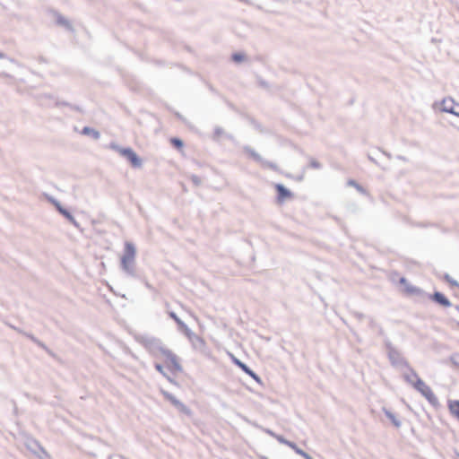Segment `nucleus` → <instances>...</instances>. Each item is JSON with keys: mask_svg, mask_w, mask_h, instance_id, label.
I'll use <instances>...</instances> for the list:
<instances>
[{"mask_svg": "<svg viewBox=\"0 0 459 459\" xmlns=\"http://www.w3.org/2000/svg\"><path fill=\"white\" fill-rule=\"evenodd\" d=\"M145 349L154 358L164 359L169 362L174 369L178 371L181 370L178 357L167 349L160 339L154 337L145 338Z\"/></svg>", "mask_w": 459, "mask_h": 459, "instance_id": "f257e3e1", "label": "nucleus"}, {"mask_svg": "<svg viewBox=\"0 0 459 459\" xmlns=\"http://www.w3.org/2000/svg\"><path fill=\"white\" fill-rule=\"evenodd\" d=\"M135 255L136 248L134 245L126 241L123 254L120 256V269L125 274L130 277L136 275Z\"/></svg>", "mask_w": 459, "mask_h": 459, "instance_id": "f03ea898", "label": "nucleus"}, {"mask_svg": "<svg viewBox=\"0 0 459 459\" xmlns=\"http://www.w3.org/2000/svg\"><path fill=\"white\" fill-rule=\"evenodd\" d=\"M108 148L117 152L120 156L127 160L133 168H140L142 166V160L131 148H124L116 143H110Z\"/></svg>", "mask_w": 459, "mask_h": 459, "instance_id": "7ed1b4c3", "label": "nucleus"}, {"mask_svg": "<svg viewBox=\"0 0 459 459\" xmlns=\"http://www.w3.org/2000/svg\"><path fill=\"white\" fill-rule=\"evenodd\" d=\"M387 357L392 366L395 368H409V363L403 356L401 351L395 348L390 342H385Z\"/></svg>", "mask_w": 459, "mask_h": 459, "instance_id": "20e7f679", "label": "nucleus"}, {"mask_svg": "<svg viewBox=\"0 0 459 459\" xmlns=\"http://www.w3.org/2000/svg\"><path fill=\"white\" fill-rule=\"evenodd\" d=\"M422 396H424L428 402L433 406L438 405V399L432 392L431 388L425 384L424 381L418 380L415 385L413 386Z\"/></svg>", "mask_w": 459, "mask_h": 459, "instance_id": "39448f33", "label": "nucleus"}, {"mask_svg": "<svg viewBox=\"0 0 459 459\" xmlns=\"http://www.w3.org/2000/svg\"><path fill=\"white\" fill-rule=\"evenodd\" d=\"M437 105L442 112L450 113L459 117V112L455 108V106L459 107V104H456L453 98H445L439 103H435V106Z\"/></svg>", "mask_w": 459, "mask_h": 459, "instance_id": "423d86ee", "label": "nucleus"}, {"mask_svg": "<svg viewBox=\"0 0 459 459\" xmlns=\"http://www.w3.org/2000/svg\"><path fill=\"white\" fill-rule=\"evenodd\" d=\"M244 151L252 159H254L256 162H258L262 167L268 168V169H271L273 170H276L277 169V166L274 163L270 162V161L265 160L264 159H263L262 156L259 153H257L255 150H253L252 148H250L248 146H246V147H244Z\"/></svg>", "mask_w": 459, "mask_h": 459, "instance_id": "0eeeda50", "label": "nucleus"}, {"mask_svg": "<svg viewBox=\"0 0 459 459\" xmlns=\"http://www.w3.org/2000/svg\"><path fill=\"white\" fill-rule=\"evenodd\" d=\"M165 398L181 413L191 415V410L169 392H162Z\"/></svg>", "mask_w": 459, "mask_h": 459, "instance_id": "6e6552de", "label": "nucleus"}, {"mask_svg": "<svg viewBox=\"0 0 459 459\" xmlns=\"http://www.w3.org/2000/svg\"><path fill=\"white\" fill-rule=\"evenodd\" d=\"M233 361L236 365H238L245 373L249 375L252 378H254L258 384L262 385V379L260 377L255 374L252 369H250L245 363L241 362L239 359L234 358Z\"/></svg>", "mask_w": 459, "mask_h": 459, "instance_id": "1a4fd4ad", "label": "nucleus"}, {"mask_svg": "<svg viewBox=\"0 0 459 459\" xmlns=\"http://www.w3.org/2000/svg\"><path fill=\"white\" fill-rule=\"evenodd\" d=\"M178 329L185 333V335L192 341L193 339H198L200 343H204V341L201 337L196 335L183 321L178 325Z\"/></svg>", "mask_w": 459, "mask_h": 459, "instance_id": "9d476101", "label": "nucleus"}, {"mask_svg": "<svg viewBox=\"0 0 459 459\" xmlns=\"http://www.w3.org/2000/svg\"><path fill=\"white\" fill-rule=\"evenodd\" d=\"M409 373H406L403 375V377L405 379V381L411 385L412 386L415 385V384L417 383L418 380H420V377L418 376V374L415 372L414 369H412L410 366H409Z\"/></svg>", "mask_w": 459, "mask_h": 459, "instance_id": "9b49d317", "label": "nucleus"}, {"mask_svg": "<svg viewBox=\"0 0 459 459\" xmlns=\"http://www.w3.org/2000/svg\"><path fill=\"white\" fill-rule=\"evenodd\" d=\"M431 299L436 301L437 303L442 305L443 307H451V302L449 301V299L447 298H446L442 293L438 292V291H436Z\"/></svg>", "mask_w": 459, "mask_h": 459, "instance_id": "f8f14e48", "label": "nucleus"}, {"mask_svg": "<svg viewBox=\"0 0 459 459\" xmlns=\"http://www.w3.org/2000/svg\"><path fill=\"white\" fill-rule=\"evenodd\" d=\"M275 188L278 192V199L280 202L283 201L285 198H288L291 195L290 190H288L283 185L276 184Z\"/></svg>", "mask_w": 459, "mask_h": 459, "instance_id": "ddd939ff", "label": "nucleus"}, {"mask_svg": "<svg viewBox=\"0 0 459 459\" xmlns=\"http://www.w3.org/2000/svg\"><path fill=\"white\" fill-rule=\"evenodd\" d=\"M81 134L83 135L91 136L94 140H98L100 137V132L90 126H84Z\"/></svg>", "mask_w": 459, "mask_h": 459, "instance_id": "4468645a", "label": "nucleus"}, {"mask_svg": "<svg viewBox=\"0 0 459 459\" xmlns=\"http://www.w3.org/2000/svg\"><path fill=\"white\" fill-rule=\"evenodd\" d=\"M56 23L68 30H72L70 22L59 13H55Z\"/></svg>", "mask_w": 459, "mask_h": 459, "instance_id": "2eb2a0df", "label": "nucleus"}, {"mask_svg": "<svg viewBox=\"0 0 459 459\" xmlns=\"http://www.w3.org/2000/svg\"><path fill=\"white\" fill-rule=\"evenodd\" d=\"M59 212L66 219L68 220L74 227L79 228L80 225L75 220V218L72 215V213L66 210L65 208H60Z\"/></svg>", "mask_w": 459, "mask_h": 459, "instance_id": "dca6fc26", "label": "nucleus"}, {"mask_svg": "<svg viewBox=\"0 0 459 459\" xmlns=\"http://www.w3.org/2000/svg\"><path fill=\"white\" fill-rule=\"evenodd\" d=\"M448 408L451 414L459 420V401H449Z\"/></svg>", "mask_w": 459, "mask_h": 459, "instance_id": "f3484780", "label": "nucleus"}, {"mask_svg": "<svg viewBox=\"0 0 459 459\" xmlns=\"http://www.w3.org/2000/svg\"><path fill=\"white\" fill-rule=\"evenodd\" d=\"M383 411L385 415L392 421V423L396 428H399L401 426V421L396 418V416L392 411H390L386 408H383Z\"/></svg>", "mask_w": 459, "mask_h": 459, "instance_id": "a211bd4d", "label": "nucleus"}, {"mask_svg": "<svg viewBox=\"0 0 459 459\" xmlns=\"http://www.w3.org/2000/svg\"><path fill=\"white\" fill-rule=\"evenodd\" d=\"M273 437L276 438L281 444L286 445L289 447H290L291 449H293L296 446V444L294 442L287 440L282 436L273 435Z\"/></svg>", "mask_w": 459, "mask_h": 459, "instance_id": "6ab92c4d", "label": "nucleus"}, {"mask_svg": "<svg viewBox=\"0 0 459 459\" xmlns=\"http://www.w3.org/2000/svg\"><path fill=\"white\" fill-rule=\"evenodd\" d=\"M292 450H294L296 454L301 455L304 459H313L307 453L300 449L297 445Z\"/></svg>", "mask_w": 459, "mask_h": 459, "instance_id": "aec40b11", "label": "nucleus"}, {"mask_svg": "<svg viewBox=\"0 0 459 459\" xmlns=\"http://www.w3.org/2000/svg\"><path fill=\"white\" fill-rule=\"evenodd\" d=\"M246 59V56L243 53H234L232 55V60L236 63L242 62Z\"/></svg>", "mask_w": 459, "mask_h": 459, "instance_id": "412c9836", "label": "nucleus"}, {"mask_svg": "<svg viewBox=\"0 0 459 459\" xmlns=\"http://www.w3.org/2000/svg\"><path fill=\"white\" fill-rule=\"evenodd\" d=\"M348 185L355 187L359 192H360L362 194L365 193L364 188L360 185H359L355 180H352V179L349 180Z\"/></svg>", "mask_w": 459, "mask_h": 459, "instance_id": "4be33fe9", "label": "nucleus"}, {"mask_svg": "<svg viewBox=\"0 0 459 459\" xmlns=\"http://www.w3.org/2000/svg\"><path fill=\"white\" fill-rule=\"evenodd\" d=\"M444 278L448 283H450V285L459 287L458 282L455 281L453 278H451L449 274H445Z\"/></svg>", "mask_w": 459, "mask_h": 459, "instance_id": "5701e85b", "label": "nucleus"}, {"mask_svg": "<svg viewBox=\"0 0 459 459\" xmlns=\"http://www.w3.org/2000/svg\"><path fill=\"white\" fill-rule=\"evenodd\" d=\"M170 142L175 147L178 149L183 147V142L178 138H171Z\"/></svg>", "mask_w": 459, "mask_h": 459, "instance_id": "b1692460", "label": "nucleus"}, {"mask_svg": "<svg viewBox=\"0 0 459 459\" xmlns=\"http://www.w3.org/2000/svg\"><path fill=\"white\" fill-rule=\"evenodd\" d=\"M309 167L312 169H318L321 168V164L317 160L311 159L309 162Z\"/></svg>", "mask_w": 459, "mask_h": 459, "instance_id": "393cba45", "label": "nucleus"}, {"mask_svg": "<svg viewBox=\"0 0 459 459\" xmlns=\"http://www.w3.org/2000/svg\"><path fill=\"white\" fill-rule=\"evenodd\" d=\"M169 316L177 323L178 325L182 322V320L173 311H169Z\"/></svg>", "mask_w": 459, "mask_h": 459, "instance_id": "a878e982", "label": "nucleus"}, {"mask_svg": "<svg viewBox=\"0 0 459 459\" xmlns=\"http://www.w3.org/2000/svg\"><path fill=\"white\" fill-rule=\"evenodd\" d=\"M223 134V130L221 127H216L214 129V139L218 140Z\"/></svg>", "mask_w": 459, "mask_h": 459, "instance_id": "bb28decb", "label": "nucleus"}, {"mask_svg": "<svg viewBox=\"0 0 459 459\" xmlns=\"http://www.w3.org/2000/svg\"><path fill=\"white\" fill-rule=\"evenodd\" d=\"M191 181L195 185V186H199L201 184V178L196 176V175H192L191 176Z\"/></svg>", "mask_w": 459, "mask_h": 459, "instance_id": "cd10ccee", "label": "nucleus"}, {"mask_svg": "<svg viewBox=\"0 0 459 459\" xmlns=\"http://www.w3.org/2000/svg\"><path fill=\"white\" fill-rule=\"evenodd\" d=\"M49 201L55 205V207L56 208V210L59 212V209L60 208H64L61 204L56 200L55 198H49Z\"/></svg>", "mask_w": 459, "mask_h": 459, "instance_id": "c85d7f7f", "label": "nucleus"}, {"mask_svg": "<svg viewBox=\"0 0 459 459\" xmlns=\"http://www.w3.org/2000/svg\"><path fill=\"white\" fill-rule=\"evenodd\" d=\"M451 361L455 366L459 367V354H455L451 357Z\"/></svg>", "mask_w": 459, "mask_h": 459, "instance_id": "c756f323", "label": "nucleus"}, {"mask_svg": "<svg viewBox=\"0 0 459 459\" xmlns=\"http://www.w3.org/2000/svg\"><path fill=\"white\" fill-rule=\"evenodd\" d=\"M29 337L34 342H36L38 345H39L40 347L42 348H45L44 344L42 342H40L38 339H36L34 336L32 335H29Z\"/></svg>", "mask_w": 459, "mask_h": 459, "instance_id": "7c9ffc66", "label": "nucleus"}, {"mask_svg": "<svg viewBox=\"0 0 459 459\" xmlns=\"http://www.w3.org/2000/svg\"><path fill=\"white\" fill-rule=\"evenodd\" d=\"M155 368H156V369H157L159 372H160V373L164 374V373H163V367H162L160 364L156 363V364H155Z\"/></svg>", "mask_w": 459, "mask_h": 459, "instance_id": "2f4dec72", "label": "nucleus"}, {"mask_svg": "<svg viewBox=\"0 0 459 459\" xmlns=\"http://www.w3.org/2000/svg\"><path fill=\"white\" fill-rule=\"evenodd\" d=\"M0 77H4V78H13L9 74L7 73H0Z\"/></svg>", "mask_w": 459, "mask_h": 459, "instance_id": "473e14b6", "label": "nucleus"}, {"mask_svg": "<svg viewBox=\"0 0 459 459\" xmlns=\"http://www.w3.org/2000/svg\"><path fill=\"white\" fill-rule=\"evenodd\" d=\"M34 446L35 447H39V444L36 441L32 440L31 441V446H30V448L32 449Z\"/></svg>", "mask_w": 459, "mask_h": 459, "instance_id": "72a5a7b5", "label": "nucleus"}, {"mask_svg": "<svg viewBox=\"0 0 459 459\" xmlns=\"http://www.w3.org/2000/svg\"><path fill=\"white\" fill-rule=\"evenodd\" d=\"M0 58H1V59H4V58H7V57H6V56H5V54H4V53H3V52H1V51H0Z\"/></svg>", "mask_w": 459, "mask_h": 459, "instance_id": "f704fd0d", "label": "nucleus"}, {"mask_svg": "<svg viewBox=\"0 0 459 459\" xmlns=\"http://www.w3.org/2000/svg\"><path fill=\"white\" fill-rule=\"evenodd\" d=\"M368 159H369L372 162H374V163L377 164V162L376 161V160H375L372 156L368 155Z\"/></svg>", "mask_w": 459, "mask_h": 459, "instance_id": "c9c22d12", "label": "nucleus"}, {"mask_svg": "<svg viewBox=\"0 0 459 459\" xmlns=\"http://www.w3.org/2000/svg\"><path fill=\"white\" fill-rule=\"evenodd\" d=\"M397 158L401 160H403V161H406L407 159L405 157H403V156H397Z\"/></svg>", "mask_w": 459, "mask_h": 459, "instance_id": "e433bc0d", "label": "nucleus"}, {"mask_svg": "<svg viewBox=\"0 0 459 459\" xmlns=\"http://www.w3.org/2000/svg\"><path fill=\"white\" fill-rule=\"evenodd\" d=\"M10 62L13 63V64H17L18 65H20L13 58H9Z\"/></svg>", "mask_w": 459, "mask_h": 459, "instance_id": "4c0bfd02", "label": "nucleus"}, {"mask_svg": "<svg viewBox=\"0 0 459 459\" xmlns=\"http://www.w3.org/2000/svg\"><path fill=\"white\" fill-rule=\"evenodd\" d=\"M267 433H268L269 435H271L272 437H273V435H275V434H274L273 431H271V430H267Z\"/></svg>", "mask_w": 459, "mask_h": 459, "instance_id": "58836bf2", "label": "nucleus"}, {"mask_svg": "<svg viewBox=\"0 0 459 459\" xmlns=\"http://www.w3.org/2000/svg\"><path fill=\"white\" fill-rule=\"evenodd\" d=\"M195 341L200 342V341L198 339H193L191 342H195Z\"/></svg>", "mask_w": 459, "mask_h": 459, "instance_id": "ea45409f", "label": "nucleus"}, {"mask_svg": "<svg viewBox=\"0 0 459 459\" xmlns=\"http://www.w3.org/2000/svg\"><path fill=\"white\" fill-rule=\"evenodd\" d=\"M403 281H405V279H404V278H402V279H401V282H403Z\"/></svg>", "mask_w": 459, "mask_h": 459, "instance_id": "a19ab883", "label": "nucleus"}]
</instances>
